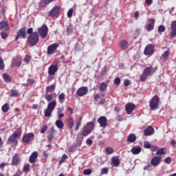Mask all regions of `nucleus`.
Wrapping results in <instances>:
<instances>
[{
    "instance_id": "1",
    "label": "nucleus",
    "mask_w": 176,
    "mask_h": 176,
    "mask_svg": "<svg viewBox=\"0 0 176 176\" xmlns=\"http://www.w3.org/2000/svg\"><path fill=\"white\" fill-rule=\"evenodd\" d=\"M22 133L23 131L21 130V128H19L18 130L14 131L12 135L8 138V142H11V144H13V145H17L19 142L17 141V138H21Z\"/></svg>"
},
{
    "instance_id": "2",
    "label": "nucleus",
    "mask_w": 176,
    "mask_h": 176,
    "mask_svg": "<svg viewBox=\"0 0 176 176\" xmlns=\"http://www.w3.org/2000/svg\"><path fill=\"white\" fill-rule=\"evenodd\" d=\"M159 104H160V98L157 95H155L149 102L151 111H156L159 108Z\"/></svg>"
},
{
    "instance_id": "3",
    "label": "nucleus",
    "mask_w": 176,
    "mask_h": 176,
    "mask_svg": "<svg viewBox=\"0 0 176 176\" xmlns=\"http://www.w3.org/2000/svg\"><path fill=\"white\" fill-rule=\"evenodd\" d=\"M28 42L32 46H36L38 44V42H39V34L37 32H34L29 36Z\"/></svg>"
},
{
    "instance_id": "4",
    "label": "nucleus",
    "mask_w": 176,
    "mask_h": 176,
    "mask_svg": "<svg viewBox=\"0 0 176 176\" xmlns=\"http://www.w3.org/2000/svg\"><path fill=\"white\" fill-rule=\"evenodd\" d=\"M38 32L41 38H42V39H45V38L47 36V34L49 32V28H47V26L45 24H44L38 29Z\"/></svg>"
},
{
    "instance_id": "5",
    "label": "nucleus",
    "mask_w": 176,
    "mask_h": 176,
    "mask_svg": "<svg viewBox=\"0 0 176 176\" xmlns=\"http://www.w3.org/2000/svg\"><path fill=\"white\" fill-rule=\"evenodd\" d=\"M34 138L35 134H34V133H29L23 135L22 141L24 144H28V142H32Z\"/></svg>"
},
{
    "instance_id": "6",
    "label": "nucleus",
    "mask_w": 176,
    "mask_h": 176,
    "mask_svg": "<svg viewBox=\"0 0 176 176\" xmlns=\"http://www.w3.org/2000/svg\"><path fill=\"white\" fill-rule=\"evenodd\" d=\"M155 53V45L148 44L144 51L145 56H152Z\"/></svg>"
},
{
    "instance_id": "7",
    "label": "nucleus",
    "mask_w": 176,
    "mask_h": 176,
    "mask_svg": "<svg viewBox=\"0 0 176 176\" xmlns=\"http://www.w3.org/2000/svg\"><path fill=\"white\" fill-rule=\"evenodd\" d=\"M20 36H21L23 39H25V38H27V27H23L18 31V34L15 37V41H19V38H20Z\"/></svg>"
},
{
    "instance_id": "8",
    "label": "nucleus",
    "mask_w": 176,
    "mask_h": 176,
    "mask_svg": "<svg viewBox=\"0 0 176 176\" xmlns=\"http://www.w3.org/2000/svg\"><path fill=\"white\" fill-rule=\"evenodd\" d=\"M176 37V21H173L170 23V38L171 39Z\"/></svg>"
},
{
    "instance_id": "9",
    "label": "nucleus",
    "mask_w": 176,
    "mask_h": 176,
    "mask_svg": "<svg viewBox=\"0 0 176 176\" xmlns=\"http://www.w3.org/2000/svg\"><path fill=\"white\" fill-rule=\"evenodd\" d=\"M21 63H22L21 57L16 56L12 58L11 67L12 68H15V67H20V65H21Z\"/></svg>"
},
{
    "instance_id": "10",
    "label": "nucleus",
    "mask_w": 176,
    "mask_h": 176,
    "mask_svg": "<svg viewBox=\"0 0 176 176\" xmlns=\"http://www.w3.org/2000/svg\"><path fill=\"white\" fill-rule=\"evenodd\" d=\"M87 91H89L87 87H81L77 90L76 95L78 97H83V96L87 94Z\"/></svg>"
},
{
    "instance_id": "11",
    "label": "nucleus",
    "mask_w": 176,
    "mask_h": 176,
    "mask_svg": "<svg viewBox=\"0 0 176 176\" xmlns=\"http://www.w3.org/2000/svg\"><path fill=\"white\" fill-rule=\"evenodd\" d=\"M60 10H61V7L58 6H55L50 11L49 16L50 17H55V16L60 13Z\"/></svg>"
},
{
    "instance_id": "12",
    "label": "nucleus",
    "mask_w": 176,
    "mask_h": 176,
    "mask_svg": "<svg viewBox=\"0 0 176 176\" xmlns=\"http://www.w3.org/2000/svg\"><path fill=\"white\" fill-rule=\"evenodd\" d=\"M160 163H162V157L160 156H155L151 160V164L153 167H157Z\"/></svg>"
},
{
    "instance_id": "13",
    "label": "nucleus",
    "mask_w": 176,
    "mask_h": 176,
    "mask_svg": "<svg viewBox=\"0 0 176 176\" xmlns=\"http://www.w3.org/2000/svg\"><path fill=\"white\" fill-rule=\"evenodd\" d=\"M58 43H54L47 47V54H54L57 52Z\"/></svg>"
},
{
    "instance_id": "14",
    "label": "nucleus",
    "mask_w": 176,
    "mask_h": 176,
    "mask_svg": "<svg viewBox=\"0 0 176 176\" xmlns=\"http://www.w3.org/2000/svg\"><path fill=\"white\" fill-rule=\"evenodd\" d=\"M98 122L99 123L100 127H107L108 120L105 116H101L98 119Z\"/></svg>"
},
{
    "instance_id": "15",
    "label": "nucleus",
    "mask_w": 176,
    "mask_h": 176,
    "mask_svg": "<svg viewBox=\"0 0 176 176\" xmlns=\"http://www.w3.org/2000/svg\"><path fill=\"white\" fill-rule=\"evenodd\" d=\"M58 69V65H52L48 68V74L49 75L54 76L56 75V72H57Z\"/></svg>"
},
{
    "instance_id": "16",
    "label": "nucleus",
    "mask_w": 176,
    "mask_h": 176,
    "mask_svg": "<svg viewBox=\"0 0 176 176\" xmlns=\"http://www.w3.org/2000/svg\"><path fill=\"white\" fill-rule=\"evenodd\" d=\"M148 21L149 23H148L147 26L146 27V31L151 32L155 29V19H148Z\"/></svg>"
},
{
    "instance_id": "17",
    "label": "nucleus",
    "mask_w": 176,
    "mask_h": 176,
    "mask_svg": "<svg viewBox=\"0 0 176 176\" xmlns=\"http://www.w3.org/2000/svg\"><path fill=\"white\" fill-rule=\"evenodd\" d=\"M143 72H144V74H146L148 76H151V75H153V74L156 72V69H155L152 66L147 67L144 69Z\"/></svg>"
},
{
    "instance_id": "18",
    "label": "nucleus",
    "mask_w": 176,
    "mask_h": 176,
    "mask_svg": "<svg viewBox=\"0 0 176 176\" xmlns=\"http://www.w3.org/2000/svg\"><path fill=\"white\" fill-rule=\"evenodd\" d=\"M38 156H39V153H38L37 151H34L29 157L30 163H36V159H38Z\"/></svg>"
},
{
    "instance_id": "19",
    "label": "nucleus",
    "mask_w": 176,
    "mask_h": 176,
    "mask_svg": "<svg viewBox=\"0 0 176 176\" xmlns=\"http://www.w3.org/2000/svg\"><path fill=\"white\" fill-rule=\"evenodd\" d=\"M20 157L19 156V154L16 153L13 155L12 159V166H19L20 164Z\"/></svg>"
},
{
    "instance_id": "20",
    "label": "nucleus",
    "mask_w": 176,
    "mask_h": 176,
    "mask_svg": "<svg viewBox=\"0 0 176 176\" xmlns=\"http://www.w3.org/2000/svg\"><path fill=\"white\" fill-rule=\"evenodd\" d=\"M135 108V105L133 104H127L125 106V109L126 111L127 115H131V113L134 111Z\"/></svg>"
},
{
    "instance_id": "21",
    "label": "nucleus",
    "mask_w": 176,
    "mask_h": 176,
    "mask_svg": "<svg viewBox=\"0 0 176 176\" xmlns=\"http://www.w3.org/2000/svg\"><path fill=\"white\" fill-rule=\"evenodd\" d=\"M0 30H5V31H9L10 27L9 26V22L8 21L0 22Z\"/></svg>"
},
{
    "instance_id": "22",
    "label": "nucleus",
    "mask_w": 176,
    "mask_h": 176,
    "mask_svg": "<svg viewBox=\"0 0 176 176\" xmlns=\"http://www.w3.org/2000/svg\"><path fill=\"white\" fill-rule=\"evenodd\" d=\"M111 162L113 164L114 167H119V166H120V160L118 156L113 157L111 158Z\"/></svg>"
},
{
    "instance_id": "23",
    "label": "nucleus",
    "mask_w": 176,
    "mask_h": 176,
    "mask_svg": "<svg viewBox=\"0 0 176 176\" xmlns=\"http://www.w3.org/2000/svg\"><path fill=\"white\" fill-rule=\"evenodd\" d=\"M153 133H155V129H153V127H152L151 126H148L144 131V135H152Z\"/></svg>"
},
{
    "instance_id": "24",
    "label": "nucleus",
    "mask_w": 176,
    "mask_h": 176,
    "mask_svg": "<svg viewBox=\"0 0 176 176\" xmlns=\"http://www.w3.org/2000/svg\"><path fill=\"white\" fill-rule=\"evenodd\" d=\"M141 147L140 146H133L131 148V152H132L133 155H138L141 153Z\"/></svg>"
},
{
    "instance_id": "25",
    "label": "nucleus",
    "mask_w": 176,
    "mask_h": 176,
    "mask_svg": "<svg viewBox=\"0 0 176 176\" xmlns=\"http://www.w3.org/2000/svg\"><path fill=\"white\" fill-rule=\"evenodd\" d=\"M120 47H121V49L122 50H126V48L127 47V46H129V42H127V41L126 40H122L121 41H120Z\"/></svg>"
},
{
    "instance_id": "26",
    "label": "nucleus",
    "mask_w": 176,
    "mask_h": 176,
    "mask_svg": "<svg viewBox=\"0 0 176 176\" xmlns=\"http://www.w3.org/2000/svg\"><path fill=\"white\" fill-rule=\"evenodd\" d=\"M167 153V148H158L157 151L156 152L155 155L157 156H162V155H166Z\"/></svg>"
},
{
    "instance_id": "27",
    "label": "nucleus",
    "mask_w": 176,
    "mask_h": 176,
    "mask_svg": "<svg viewBox=\"0 0 176 176\" xmlns=\"http://www.w3.org/2000/svg\"><path fill=\"white\" fill-rule=\"evenodd\" d=\"M3 79L4 82H6V83H10V82H12V78L7 73H4L3 74Z\"/></svg>"
},
{
    "instance_id": "28",
    "label": "nucleus",
    "mask_w": 176,
    "mask_h": 176,
    "mask_svg": "<svg viewBox=\"0 0 176 176\" xmlns=\"http://www.w3.org/2000/svg\"><path fill=\"white\" fill-rule=\"evenodd\" d=\"M57 105V102H56V100L52 101L50 102L48 105L47 107L49 109H50L51 111H54V108H56V106Z\"/></svg>"
},
{
    "instance_id": "29",
    "label": "nucleus",
    "mask_w": 176,
    "mask_h": 176,
    "mask_svg": "<svg viewBox=\"0 0 176 176\" xmlns=\"http://www.w3.org/2000/svg\"><path fill=\"white\" fill-rule=\"evenodd\" d=\"M58 101L60 104H64V102L65 101V94L62 92L58 95Z\"/></svg>"
},
{
    "instance_id": "30",
    "label": "nucleus",
    "mask_w": 176,
    "mask_h": 176,
    "mask_svg": "<svg viewBox=\"0 0 176 176\" xmlns=\"http://www.w3.org/2000/svg\"><path fill=\"white\" fill-rule=\"evenodd\" d=\"M52 113H53L52 110L47 107L44 111V116H45V118H50V116H52Z\"/></svg>"
},
{
    "instance_id": "31",
    "label": "nucleus",
    "mask_w": 176,
    "mask_h": 176,
    "mask_svg": "<svg viewBox=\"0 0 176 176\" xmlns=\"http://www.w3.org/2000/svg\"><path fill=\"white\" fill-rule=\"evenodd\" d=\"M54 90H56V85L52 84L46 87L45 93H52V91H54Z\"/></svg>"
},
{
    "instance_id": "32",
    "label": "nucleus",
    "mask_w": 176,
    "mask_h": 176,
    "mask_svg": "<svg viewBox=\"0 0 176 176\" xmlns=\"http://www.w3.org/2000/svg\"><path fill=\"white\" fill-rule=\"evenodd\" d=\"M137 140V136H135V134H130L128 137H127V141H129V142H135V141Z\"/></svg>"
},
{
    "instance_id": "33",
    "label": "nucleus",
    "mask_w": 176,
    "mask_h": 176,
    "mask_svg": "<svg viewBox=\"0 0 176 176\" xmlns=\"http://www.w3.org/2000/svg\"><path fill=\"white\" fill-rule=\"evenodd\" d=\"M67 122L69 129H72V128L74 127V119L72 118V117L69 116Z\"/></svg>"
},
{
    "instance_id": "34",
    "label": "nucleus",
    "mask_w": 176,
    "mask_h": 176,
    "mask_svg": "<svg viewBox=\"0 0 176 176\" xmlns=\"http://www.w3.org/2000/svg\"><path fill=\"white\" fill-rule=\"evenodd\" d=\"M82 133L83 137L89 135V123H87L86 126H84Z\"/></svg>"
},
{
    "instance_id": "35",
    "label": "nucleus",
    "mask_w": 176,
    "mask_h": 176,
    "mask_svg": "<svg viewBox=\"0 0 176 176\" xmlns=\"http://www.w3.org/2000/svg\"><path fill=\"white\" fill-rule=\"evenodd\" d=\"M107 87H108V84H107L106 82L100 83L99 87L100 91H102V92L105 91Z\"/></svg>"
},
{
    "instance_id": "36",
    "label": "nucleus",
    "mask_w": 176,
    "mask_h": 176,
    "mask_svg": "<svg viewBox=\"0 0 176 176\" xmlns=\"http://www.w3.org/2000/svg\"><path fill=\"white\" fill-rule=\"evenodd\" d=\"M45 100H47L48 102H50L53 100V94H50L48 92H45L44 95Z\"/></svg>"
},
{
    "instance_id": "37",
    "label": "nucleus",
    "mask_w": 176,
    "mask_h": 176,
    "mask_svg": "<svg viewBox=\"0 0 176 176\" xmlns=\"http://www.w3.org/2000/svg\"><path fill=\"white\" fill-rule=\"evenodd\" d=\"M55 125L56 126V127H58V129H63L64 128V123L63 122V121H61V120H57L55 122Z\"/></svg>"
},
{
    "instance_id": "38",
    "label": "nucleus",
    "mask_w": 176,
    "mask_h": 176,
    "mask_svg": "<svg viewBox=\"0 0 176 176\" xmlns=\"http://www.w3.org/2000/svg\"><path fill=\"white\" fill-rule=\"evenodd\" d=\"M56 0H41V6H44L45 8V6H47L49 3H52V2Z\"/></svg>"
},
{
    "instance_id": "39",
    "label": "nucleus",
    "mask_w": 176,
    "mask_h": 176,
    "mask_svg": "<svg viewBox=\"0 0 176 176\" xmlns=\"http://www.w3.org/2000/svg\"><path fill=\"white\" fill-rule=\"evenodd\" d=\"M81 123H82V119L78 118L76 120V126L75 128L76 131H78V130H79V127L80 126Z\"/></svg>"
},
{
    "instance_id": "40",
    "label": "nucleus",
    "mask_w": 176,
    "mask_h": 176,
    "mask_svg": "<svg viewBox=\"0 0 176 176\" xmlns=\"http://www.w3.org/2000/svg\"><path fill=\"white\" fill-rule=\"evenodd\" d=\"M10 96V97H17V96H19V91L11 89Z\"/></svg>"
},
{
    "instance_id": "41",
    "label": "nucleus",
    "mask_w": 176,
    "mask_h": 176,
    "mask_svg": "<svg viewBox=\"0 0 176 176\" xmlns=\"http://www.w3.org/2000/svg\"><path fill=\"white\" fill-rule=\"evenodd\" d=\"M1 110L3 112L6 113V112L9 111V104H8V103H6L5 104H3L1 107Z\"/></svg>"
},
{
    "instance_id": "42",
    "label": "nucleus",
    "mask_w": 176,
    "mask_h": 176,
    "mask_svg": "<svg viewBox=\"0 0 176 176\" xmlns=\"http://www.w3.org/2000/svg\"><path fill=\"white\" fill-rule=\"evenodd\" d=\"M169 56H170V52L168 50L165 51L162 54V57H164V60H165V61L168 60Z\"/></svg>"
},
{
    "instance_id": "43",
    "label": "nucleus",
    "mask_w": 176,
    "mask_h": 176,
    "mask_svg": "<svg viewBox=\"0 0 176 176\" xmlns=\"http://www.w3.org/2000/svg\"><path fill=\"white\" fill-rule=\"evenodd\" d=\"M5 69V63H3V59L0 56V71H3Z\"/></svg>"
},
{
    "instance_id": "44",
    "label": "nucleus",
    "mask_w": 176,
    "mask_h": 176,
    "mask_svg": "<svg viewBox=\"0 0 176 176\" xmlns=\"http://www.w3.org/2000/svg\"><path fill=\"white\" fill-rule=\"evenodd\" d=\"M146 78H148L147 74H145L144 72H143V74L140 76L141 82H145V80H146Z\"/></svg>"
},
{
    "instance_id": "45",
    "label": "nucleus",
    "mask_w": 176,
    "mask_h": 176,
    "mask_svg": "<svg viewBox=\"0 0 176 176\" xmlns=\"http://www.w3.org/2000/svg\"><path fill=\"white\" fill-rule=\"evenodd\" d=\"M67 159H68V156L67 155L64 154L62 156V158L59 162V164H63V163H64L67 160Z\"/></svg>"
},
{
    "instance_id": "46",
    "label": "nucleus",
    "mask_w": 176,
    "mask_h": 176,
    "mask_svg": "<svg viewBox=\"0 0 176 176\" xmlns=\"http://www.w3.org/2000/svg\"><path fill=\"white\" fill-rule=\"evenodd\" d=\"M49 127L47 126V125H44L42 128H41V131H40V133H41V134H45V133H46V131H47V129H48Z\"/></svg>"
},
{
    "instance_id": "47",
    "label": "nucleus",
    "mask_w": 176,
    "mask_h": 176,
    "mask_svg": "<svg viewBox=\"0 0 176 176\" xmlns=\"http://www.w3.org/2000/svg\"><path fill=\"white\" fill-rule=\"evenodd\" d=\"M164 31H166V27H164V25H160L158 27V32L162 33V32H164Z\"/></svg>"
},
{
    "instance_id": "48",
    "label": "nucleus",
    "mask_w": 176,
    "mask_h": 176,
    "mask_svg": "<svg viewBox=\"0 0 176 176\" xmlns=\"http://www.w3.org/2000/svg\"><path fill=\"white\" fill-rule=\"evenodd\" d=\"M94 129V122H89V133H91Z\"/></svg>"
},
{
    "instance_id": "49",
    "label": "nucleus",
    "mask_w": 176,
    "mask_h": 176,
    "mask_svg": "<svg viewBox=\"0 0 176 176\" xmlns=\"http://www.w3.org/2000/svg\"><path fill=\"white\" fill-rule=\"evenodd\" d=\"M106 152L108 153V155H112V153H113V149L112 147H107Z\"/></svg>"
},
{
    "instance_id": "50",
    "label": "nucleus",
    "mask_w": 176,
    "mask_h": 176,
    "mask_svg": "<svg viewBox=\"0 0 176 176\" xmlns=\"http://www.w3.org/2000/svg\"><path fill=\"white\" fill-rule=\"evenodd\" d=\"M72 14H74V9L70 8L67 12V17H69V19H71V17H72Z\"/></svg>"
},
{
    "instance_id": "51",
    "label": "nucleus",
    "mask_w": 176,
    "mask_h": 176,
    "mask_svg": "<svg viewBox=\"0 0 176 176\" xmlns=\"http://www.w3.org/2000/svg\"><path fill=\"white\" fill-rule=\"evenodd\" d=\"M23 60L26 64H28V63L31 61V57L28 55H26Z\"/></svg>"
},
{
    "instance_id": "52",
    "label": "nucleus",
    "mask_w": 176,
    "mask_h": 176,
    "mask_svg": "<svg viewBox=\"0 0 176 176\" xmlns=\"http://www.w3.org/2000/svg\"><path fill=\"white\" fill-rule=\"evenodd\" d=\"M34 83H35V80L32 78H29L28 80V82H27L28 86H30V85H34Z\"/></svg>"
},
{
    "instance_id": "53",
    "label": "nucleus",
    "mask_w": 176,
    "mask_h": 176,
    "mask_svg": "<svg viewBox=\"0 0 176 176\" xmlns=\"http://www.w3.org/2000/svg\"><path fill=\"white\" fill-rule=\"evenodd\" d=\"M151 146L152 145H151L148 142H146L144 144V148H145L146 149H151Z\"/></svg>"
},
{
    "instance_id": "54",
    "label": "nucleus",
    "mask_w": 176,
    "mask_h": 176,
    "mask_svg": "<svg viewBox=\"0 0 176 176\" xmlns=\"http://www.w3.org/2000/svg\"><path fill=\"white\" fill-rule=\"evenodd\" d=\"M54 138V133H51L47 135V140L49 142L52 141Z\"/></svg>"
},
{
    "instance_id": "55",
    "label": "nucleus",
    "mask_w": 176,
    "mask_h": 176,
    "mask_svg": "<svg viewBox=\"0 0 176 176\" xmlns=\"http://www.w3.org/2000/svg\"><path fill=\"white\" fill-rule=\"evenodd\" d=\"M30 164H26L23 166V171H25V173H28L30 172Z\"/></svg>"
},
{
    "instance_id": "56",
    "label": "nucleus",
    "mask_w": 176,
    "mask_h": 176,
    "mask_svg": "<svg viewBox=\"0 0 176 176\" xmlns=\"http://www.w3.org/2000/svg\"><path fill=\"white\" fill-rule=\"evenodd\" d=\"M172 162H173V160L170 158V157H167L165 159V163H166V164H171Z\"/></svg>"
},
{
    "instance_id": "57",
    "label": "nucleus",
    "mask_w": 176,
    "mask_h": 176,
    "mask_svg": "<svg viewBox=\"0 0 176 176\" xmlns=\"http://www.w3.org/2000/svg\"><path fill=\"white\" fill-rule=\"evenodd\" d=\"M150 149L152 151V152H157V151H159V147L153 145V146H151Z\"/></svg>"
},
{
    "instance_id": "58",
    "label": "nucleus",
    "mask_w": 176,
    "mask_h": 176,
    "mask_svg": "<svg viewBox=\"0 0 176 176\" xmlns=\"http://www.w3.org/2000/svg\"><path fill=\"white\" fill-rule=\"evenodd\" d=\"M114 84L117 85L118 86H119V85H120V78L119 77H117L115 78Z\"/></svg>"
},
{
    "instance_id": "59",
    "label": "nucleus",
    "mask_w": 176,
    "mask_h": 176,
    "mask_svg": "<svg viewBox=\"0 0 176 176\" xmlns=\"http://www.w3.org/2000/svg\"><path fill=\"white\" fill-rule=\"evenodd\" d=\"M1 36L2 39H6V38H8V35L6 32H2L1 33Z\"/></svg>"
},
{
    "instance_id": "60",
    "label": "nucleus",
    "mask_w": 176,
    "mask_h": 176,
    "mask_svg": "<svg viewBox=\"0 0 176 176\" xmlns=\"http://www.w3.org/2000/svg\"><path fill=\"white\" fill-rule=\"evenodd\" d=\"M116 120H118V122H122L123 120V116L122 115H118L116 116Z\"/></svg>"
},
{
    "instance_id": "61",
    "label": "nucleus",
    "mask_w": 176,
    "mask_h": 176,
    "mask_svg": "<svg viewBox=\"0 0 176 176\" xmlns=\"http://www.w3.org/2000/svg\"><path fill=\"white\" fill-rule=\"evenodd\" d=\"M27 32L30 35H32V34H34V29L32 28H30L28 29Z\"/></svg>"
},
{
    "instance_id": "62",
    "label": "nucleus",
    "mask_w": 176,
    "mask_h": 176,
    "mask_svg": "<svg viewBox=\"0 0 176 176\" xmlns=\"http://www.w3.org/2000/svg\"><path fill=\"white\" fill-rule=\"evenodd\" d=\"M107 173H108V168H102V170H101L102 174H107Z\"/></svg>"
},
{
    "instance_id": "63",
    "label": "nucleus",
    "mask_w": 176,
    "mask_h": 176,
    "mask_svg": "<svg viewBox=\"0 0 176 176\" xmlns=\"http://www.w3.org/2000/svg\"><path fill=\"white\" fill-rule=\"evenodd\" d=\"M134 17L135 20H138V17H140V12L138 11H136L134 14Z\"/></svg>"
},
{
    "instance_id": "64",
    "label": "nucleus",
    "mask_w": 176,
    "mask_h": 176,
    "mask_svg": "<svg viewBox=\"0 0 176 176\" xmlns=\"http://www.w3.org/2000/svg\"><path fill=\"white\" fill-rule=\"evenodd\" d=\"M124 86L127 87V86H130V81L128 79H126L124 81Z\"/></svg>"
}]
</instances>
